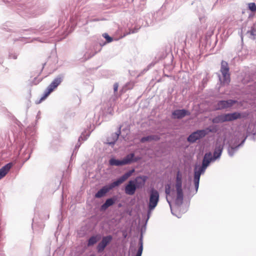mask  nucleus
<instances>
[{
    "instance_id": "nucleus-1",
    "label": "nucleus",
    "mask_w": 256,
    "mask_h": 256,
    "mask_svg": "<svg viewBox=\"0 0 256 256\" xmlns=\"http://www.w3.org/2000/svg\"><path fill=\"white\" fill-rule=\"evenodd\" d=\"M134 172V170H130L129 172L124 174L122 176L116 181L112 182V184L108 186H106L102 187L100 190L97 192V193L96 194L95 197L96 198H100L102 197L105 195L106 193L109 192L110 190L112 189L116 186H119L126 180L130 176H131V175Z\"/></svg>"
},
{
    "instance_id": "nucleus-2",
    "label": "nucleus",
    "mask_w": 256,
    "mask_h": 256,
    "mask_svg": "<svg viewBox=\"0 0 256 256\" xmlns=\"http://www.w3.org/2000/svg\"><path fill=\"white\" fill-rule=\"evenodd\" d=\"M216 129L214 127L206 128L204 130H198L192 133L188 138V140L191 142H195L208 134L210 132H215Z\"/></svg>"
},
{
    "instance_id": "nucleus-3",
    "label": "nucleus",
    "mask_w": 256,
    "mask_h": 256,
    "mask_svg": "<svg viewBox=\"0 0 256 256\" xmlns=\"http://www.w3.org/2000/svg\"><path fill=\"white\" fill-rule=\"evenodd\" d=\"M220 71L222 75V80L220 79L221 84L222 85H228L230 82V68L228 62L222 60Z\"/></svg>"
},
{
    "instance_id": "nucleus-4",
    "label": "nucleus",
    "mask_w": 256,
    "mask_h": 256,
    "mask_svg": "<svg viewBox=\"0 0 256 256\" xmlns=\"http://www.w3.org/2000/svg\"><path fill=\"white\" fill-rule=\"evenodd\" d=\"M241 116L240 114L235 112L232 114H224L218 116L213 119L214 123L224 122H226L232 121L240 118Z\"/></svg>"
},
{
    "instance_id": "nucleus-5",
    "label": "nucleus",
    "mask_w": 256,
    "mask_h": 256,
    "mask_svg": "<svg viewBox=\"0 0 256 256\" xmlns=\"http://www.w3.org/2000/svg\"><path fill=\"white\" fill-rule=\"evenodd\" d=\"M159 201V194L156 190H152L150 194L148 204V214L156 206Z\"/></svg>"
},
{
    "instance_id": "nucleus-6",
    "label": "nucleus",
    "mask_w": 256,
    "mask_h": 256,
    "mask_svg": "<svg viewBox=\"0 0 256 256\" xmlns=\"http://www.w3.org/2000/svg\"><path fill=\"white\" fill-rule=\"evenodd\" d=\"M62 80L60 78H55L52 82L48 86L44 92V95L41 98L40 100L36 102L37 104L40 103L42 100H44L48 95L60 84Z\"/></svg>"
},
{
    "instance_id": "nucleus-7",
    "label": "nucleus",
    "mask_w": 256,
    "mask_h": 256,
    "mask_svg": "<svg viewBox=\"0 0 256 256\" xmlns=\"http://www.w3.org/2000/svg\"><path fill=\"white\" fill-rule=\"evenodd\" d=\"M112 238L111 236H104L102 240L98 244L97 246V250L98 252H102L106 246L112 241Z\"/></svg>"
},
{
    "instance_id": "nucleus-8",
    "label": "nucleus",
    "mask_w": 256,
    "mask_h": 256,
    "mask_svg": "<svg viewBox=\"0 0 256 256\" xmlns=\"http://www.w3.org/2000/svg\"><path fill=\"white\" fill-rule=\"evenodd\" d=\"M236 102V100H221L218 103L216 108L218 110H220L228 108L232 106Z\"/></svg>"
},
{
    "instance_id": "nucleus-9",
    "label": "nucleus",
    "mask_w": 256,
    "mask_h": 256,
    "mask_svg": "<svg viewBox=\"0 0 256 256\" xmlns=\"http://www.w3.org/2000/svg\"><path fill=\"white\" fill-rule=\"evenodd\" d=\"M214 160L211 152L206 153L204 157L202 166H200L203 169H206L210 163Z\"/></svg>"
},
{
    "instance_id": "nucleus-10",
    "label": "nucleus",
    "mask_w": 256,
    "mask_h": 256,
    "mask_svg": "<svg viewBox=\"0 0 256 256\" xmlns=\"http://www.w3.org/2000/svg\"><path fill=\"white\" fill-rule=\"evenodd\" d=\"M136 186L134 181L130 180L126 186L125 192L128 195H133L136 190Z\"/></svg>"
},
{
    "instance_id": "nucleus-11",
    "label": "nucleus",
    "mask_w": 256,
    "mask_h": 256,
    "mask_svg": "<svg viewBox=\"0 0 256 256\" xmlns=\"http://www.w3.org/2000/svg\"><path fill=\"white\" fill-rule=\"evenodd\" d=\"M172 116L174 118H182L186 115H190V113L185 110H178L172 112Z\"/></svg>"
},
{
    "instance_id": "nucleus-12",
    "label": "nucleus",
    "mask_w": 256,
    "mask_h": 256,
    "mask_svg": "<svg viewBox=\"0 0 256 256\" xmlns=\"http://www.w3.org/2000/svg\"><path fill=\"white\" fill-rule=\"evenodd\" d=\"M12 166V163L6 164L0 169V180L4 178L9 172Z\"/></svg>"
},
{
    "instance_id": "nucleus-13",
    "label": "nucleus",
    "mask_w": 256,
    "mask_h": 256,
    "mask_svg": "<svg viewBox=\"0 0 256 256\" xmlns=\"http://www.w3.org/2000/svg\"><path fill=\"white\" fill-rule=\"evenodd\" d=\"M205 170L200 166H196L194 168V180H200L201 174L204 172Z\"/></svg>"
},
{
    "instance_id": "nucleus-14",
    "label": "nucleus",
    "mask_w": 256,
    "mask_h": 256,
    "mask_svg": "<svg viewBox=\"0 0 256 256\" xmlns=\"http://www.w3.org/2000/svg\"><path fill=\"white\" fill-rule=\"evenodd\" d=\"M160 139V137L157 135H152L146 137H143L141 138L140 142H144L147 141L152 140H158Z\"/></svg>"
},
{
    "instance_id": "nucleus-15",
    "label": "nucleus",
    "mask_w": 256,
    "mask_h": 256,
    "mask_svg": "<svg viewBox=\"0 0 256 256\" xmlns=\"http://www.w3.org/2000/svg\"><path fill=\"white\" fill-rule=\"evenodd\" d=\"M222 149L223 147L221 146H219L216 148L214 153V156H212L214 160H216L220 157Z\"/></svg>"
},
{
    "instance_id": "nucleus-16",
    "label": "nucleus",
    "mask_w": 256,
    "mask_h": 256,
    "mask_svg": "<svg viewBox=\"0 0 256 256\" xmlns=\"http://www.w3.org/2000/svg\"><path fill=\"white\" fill-rule=\"evenodd\" d=\"M177 191V197H176V203L181 204L183 200V193L182 188H176Z\"/></svg>"
},
{
    "instance_id": "nucleus-17",
    "label": "nucleus",
    "mask_w": 256,
    "mask_h": 256,
    "mask_svg": "<svg viewBox=\"0 0 256 256\" xmlns=\"http://www.w3.org/2000/svg\"><path fill=\"white\" fill-rule=\"evenodd\" d=\"M134 154H130L127 155L122 160L124 165L129 164L134 160Z\"/></svg>"
},
{
    "instance_id": "nucleus-18",
    "label": "nucleus",
    "mask_w": 256,
    "mask_h": 256,
    "mask_svg": "<svg viewBox=\"0 0 256 256\" xmlns=\"http://www.w3.org/2000/svg\"><path fill=\"white\" fill-rule=\"evenodd\" d=\"M114 203V200L110 198L106 200V202L102 206V209L105 210L109 206H112Z\"/></svg>"
},
{
    "instance_id": "nucleus-19",
    "label": "nucleus",
    "mask_w": 256,
    "mask_h": 256,
    "mask_svg": "<svg viewBox=\"0 0 256 256\" xmlns=\"http://www.w3.org/2000/svg\"><path fill=\"white\" fill-rule=\"evenodd\" d=\"M109 163L111 166H119L124 165L122 160H118L114 158H111L109 161Z\"/></svg>"
},
{
    "instance_id": "nucleus-20",
    "label": "nucleus",
    "mask_w": 256,
    "mask_h": 256,
    "mask_svg": "<svg viewBox=\"0 0 256 256\" xmlns=\"http://www.w3.org/2000/svg\"><path fill=\"white\" fill-rule=\"evenodd\" d=\"M182 174L180 172H178L176 174V188H182Z\"/></svg>"
},
{
    "instance_id": "nucleus-21",
    "label": "nucleus",
    "mask_w": 256,
    "mask_h": 256,
    "mask_svg": "<svg viewBox=\"0 0 256 256\" xmlns=\"http://www.w3.org/2000/svg\"><path fill=\"white\" fill-rule=\"evenodd\" d=\"M246 34H248L250 38L254 40L256 36V28L254 27H252L250 30H248Z\"/></svg>"
},
{
    "instance_id": "nucleus-22",
    "label": "nucleus",
    "mask_w": 256,
    "mask_h": 256,
    "mask_svg": "<svg viewBox=\"0 0 256 256\" xmlns=\"http://www.w3.org/2000/svg\"><path fill=\"white\" fill-rule=\"evenodd\" d=\"M98 240L97 236H92L90 238L88 241V246H91L96 243Z\"/></svg>"
},
{
    "instance_id": "nucleus-23",
    "label": "nucleus",
    "mask_w": 256,
    "mask_h": 256,
    "mask_svg": "<svg viewBox=\"0 0 256 256\" xmlns=\"http://www.w3.org/2000/svg\"><path fill=\"white\" fill-rule=\"evenodd\" d=\"M140 247L138 250L136 252V256H141L143 250V246H142V240L140 239L139 242Z\"/></svg>"
},
{
    "instance_id": "nucleus-24",
    "label": "nucleus",
    "mask_w": 256,
    "mask_h": 256,
    "mask_svg": "<svg viewBox=\"0 0 256 256\" xmlns=\"http://www.w3.org/2000/svg\"><path fill=\"white\" fill-rule=\"evenodd\" d=\"M248 8L252 12L256 10V5L254 2H251L248 4Z\"/></svg>"
},
{
    "instance_id": "nucleus-25",
    "label": "nucleus",
    "mask_w": 256,
    "mask_h": 256,
    "mask_svg": "<svg viewBox=\"0 0 256 256\" xmlns=\"http://www.w3.org/2000/svg\"><path fill=\"white\" fill-rule=\"evenodd\" d=\"M103 37H104L108 42H112L113 40L112 38L108 36V34L106 33H104L102 34Z\"/></svg>"
},
{
    "instance_id": "nucleus-26",
    "label": "nucleus",
    "mask_w": 256,
    "mask_h": 256,
    "mask_svg": "<svg viewBox=\"0 0 256 256\" xmlns=\"http://www.w3.org/2000/svg\"><path fill=\"white\" fill-rule=\"evenodd\" d=\"M118 83H115L114 85V92H116L118 90Z\"/></svg>"
},
{
    "instance_id": "nucleus-27",
    "label": "nucleus",
    "mask_w": 256,
    "mask_h": 256,
    "mask_svg": "<svg viewBox=\"0 0 256 256\" xmlns=\"http://www.w3.org/2000/svg\"><path fill=\"white\" fill-rule=\"evenodd\" d=\"M199 182L200 180H194V186L196 190L198 188Z\"/></svg>"
},
{
    "instance_id": "nucleus-28",
    "label": "nucleus",
    "mask_w": 256,
    "mask_h": 256,
    "mask_svg": "<svg viewBox=\"0 0 256 256\" xmlns=\"http://www.w3.org/2000/svg\"><path fill=\"white\" fill-rule=\"evenodd\" d=\"M114 142H108V144H114Z\"/></svg>"
},
{
    "instance_id": "nucleus-29",
    "label": "nucleus",
    "mask_w": 256,
    "mask_h": 256,
    "mask_svg": "<svg viewBox=\"0 0 256 256\" xmlns=\"http://www.w3.org/2000/svg\"><path fill=\"white\" fill-rule=\"evenodd\" d=\"M166 193L168 194V190H166Z\"/></svg>"
},
{
    "instance_id": "nucleus-30",
    "label": "nucleus",
    "mask_w": 256,
    "mask_h": 256,
    "mask_svg": "<svg viewBox=\"0 0 256 256\" xmlns=\"http://www.w3.org/2000/svg\"><path fill=\"white\" fill-rule=\"evenodd\" d=\"M90 256H94V255H91Z\"/></svg>"
}]
</instances>
